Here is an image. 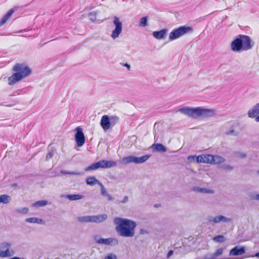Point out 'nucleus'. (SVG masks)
Masks as SVG:
<instances>
[{
    "label": "nucleus",
    "mask_w": 259,
    "mask_h": 259,
    "mask_svg": "<svg viewBox=\"0 0 259 259\" xmlns=\"http://www.w3.org/2000/svg\"><path fill=\"white\" fill-rule=\"evenodd\" d=\"M113 28L111 31L110 37L113 40L117 39L121 34L123 29V25L119 18L114 16L112 21Z\"/></svg>",
    "instance_id": "obj_7"
},
{
    "label": "nucleus",
    "mask_w": 259,
    "mask_h": 259,
    "mask_svg": "<svg viewBox=\"0 0 259 259\" xmlns=\"http://www.w3.org/2000/svg\"><path fill=\"white\" fill-rule=\"evenodd\" d=\"M11 201V197L8 195H0V203L7 204Z\"/></svg>",
    "instance_id": "obj_28"
},
{
    "label": "nucleus",
    "mask_w": 259,
    "mask_h": 259,
    "mask_svg": "<svg viewBox=\"0 0 259 259\" xmlns=\"http://www.w3.org/2000/svg\"><path fill=\"white\" fill-rule=\"evenodd\" d=\"M211 160L212 155L201 154L197 156V163H204L211 164Z\"/></svg>",
    "instance_id": "obj_14"
},
{
    "label": "nucleus",
    "mask_w": 259,
    "mask_h": 259,
    "mask_svg": "<svg viewBox=\"0 0 259 259\" xmlns=\"http://www.w3.org/2000/svg\"><path fill=\"white\" fill-rule=\"evenodd\" d=\"M13 73L8 77V84L14 85L29 76L32 73V69L26 63H17L12 67Z\"/></svg>",
    "instance_id": "obj_2"
},
{
    "label": "nucleus",
    "mask_w": 259,
    "mask_h": 259,
    "mask_svg": "<svg viewBox=\"0 0 259 259\" xmlns=\"http://www.w3.org/2000/svg\"><path fill=\"white\" fill-rule=\"evenodd\" d=\"M245 252V250L244 247L241 246H236L230 250L229 255L238 256L243 254Z\"/></svg>",
    "instance_id": "obj_13"
},
{
    "label": "nucleus",
    "mask_w": 259,
    "mask_h": 259,
    "mask_svg": "<svg viewBox=\"0 0 259 259\" xmlns=\"http://www.w3.org/2000/svg\"><path fill=\"white\" fill-rule=\"evenodd\" d=\"M252 47L250 38L245 35H239L230 44L231 50L236 53L249 50Z\"/></svg>",
    "instance_id": "obj_4"
},
{
    "label": "nucleus",
    "mask_w": 259,
    "mask_h": 259,
    "mask_svg": "<svg viewBox=\"0 0 259 259\" xmlns=\"http://www.w3.org/2000/svg\"><path fill=\"white\" fill-rule=\"evenodd\" d=\"M119 121V117L116 115H103L100 121V125L104 131H107Z\"/></svg>",
    "instance_id": "obj_5"
},
{
    "label": "nucleus",
    "mask_w": 259,
    "mask_h": 259,
    "mask_svg": "<svg viewBox=\"0 0 259 259\" xmlns=\"http://www.w3.org/2000/svg\"><path fill=\"white\" fill-rule=\"evenodd\" d=\"M128 200V198L127 196H125L123 200L121 201V202L123 203H126Z\"/></svg>",
    "instance_id": "obj_44"
},
{
    "label": "nucleus",
    "mask_w": 259,
    "mask_h": 259,
    "mask_svg": "<svg viewBox=\"0 0 259 259\" xmlns=\"http://www.w3.org/2000/svg\"><path fill=\"white\" fill-rule=\"evenodd\" d=\"M98 168H99V165H98V162H96V163L91 165L90 166L86 167L85 170V171H89V170H95Z\"/></svg>",
    "instance_id": "obj_33"
},
{
    "label": "nucleus",
    "mask_w": 259,
    "mask_h": 259,
    "mask_svg": "<svg viewBox=\"0 0 259 259\" xmlns=\"http://www.w3.org/2000/svg\"><path fill=\"white\" fill-rule=\"evenodd\" d=\"M148 25V19L147 17H142L139 22V26L144 27Z\"/></svg>",
    "instance_id": "obj_29"
},
{
    "label": "nucleus",
    "mask_w": 259,
    "mask_h": 259,
    "mask_svg": "<svg viewBox=\"0 0 259 259\" xmlns=\"http://www.w3.org/2000/svg\"><path fill=\"white\" fill-rule=\"evenodd\" d=\"M225 168L229 169V170H232V169H233V167L230 165H226V166H225Z\"/></svg>",
    "instance_id": "obj_48"
},
{
    "label": "nucleus",
    "mask_w": 259,
    "mask_h": 259,
    "mask_svg": "<svg viewBox=\"0 0 259 259\" xmlns=\"http://www.w3.org/2000/svg\"><path fill=\"white\" fill-rule=\"evenodd\" d=\"M192 28L190 26H183L172 30L169 34V41L177 39L185 34L192 32Z\"/></svg>",
    "instance_id": "obj_6"
},
{
    "label": "nucleus",
    "mask_w": 259,
    "mask_h": 259,
    "mask_svg": "<svg viewBox=\"0 0 259 259\" xmlns=\"http://www.w3.org/2000/svg\"><path fill=\"white\" fill-rule=\"evenodd\" d=\"M192 190L194 192L202 193V194H213L214 190L212 189H207L205 188H202L200 187H193Z\"/></svg>",
    "instance_id": "obj_18"
},
{
    "label": "nucleus",
    "mask_w": 259,
    "mask_h": 259,
    "mask_svg": "<svg viewBox=\"0 0 259 259\" xmlns=\"http://www.w3.org/2000/svg\"><path fill=\"white\" fill-rule=\"evenodd\" d=\"M105 196L107 198L108 200H112L113 199V197H112V196L109 194L108 193Z\"/></svg>",
    "instance_id": "obj_46"
},
{
    "label": "nucleus",
    "mask_w": 259,
    "mask_h": 259,
    "mask_svg": "<svg viewBox=\"0 0 259 259\" xmlns=\"http://www.w3.org/2000/svg\"><path fill=\"white\" fill-rule=\"evenodd\" d=\"M253 199L256 200H259V193L255 195L254 197H253Z\"/></svg>",
    "instance_id": "obj_49"
},
{
    "label": "nucleus",
    "mask_w": 259,
    "mask_h": 259,
    "mask_svg": "<svg viewBox=\"0 0 259 259\" xmlns=\"http://www.w3.org/2000/svg\"><path fill=\"white\" fill-rule=\"evenodd\" d=\"M48 204V202L47 200H40L37 201L33 204V206L35 207H39L44 206H46Z\"/></svg>",
    "instance_id": "obj_30"
},
{
    "label": "nucleus",
    "mask_w": 259,
    "mask_h": 259,
    "mask_svg": "<svg viewBox=\"0 0 259 259\" xmlns=\"http://www.w3.org/2000/svg\"><path fill=\"white\" fill-rule=\"evenodd\" d=\"M225 161L224 157L218 155H212L211 164H217L223 163Z\"/></svg>",
    "instance_id": "obj_22"
},
{
    "label": "nucleus",
    "mask_w": 259,
    "mask_h": 259,
    "mask_svg": "<svg viewBox=\"0 0 259 259\" xmlns=\"http://www.w3.org/2000/svg\"><path fill=\"white\" fill-rule=\"evenodd\" d=\"M92 223H99L105 221L107 219V215L101 214L96 215H92Z\"/></svg>",
    "instance_id": "obj_20"
},
{
    "label": "nucleus",
    "mask_w": 259,
    "mask_h": 259,
    "mask_svg": "<svg viewBox=\"0 0 259 259\" xmlns=\"http://www.w3.org/2000/svg\"><path fill=\"white\" fill-rule=\"evenodd\" d=\"M179 111L189 117L194 118L200 117H209L215 115V110L212 109H206L203 107H186L180 109Z\"/></svg>",
    "instance_id": "obj_3"
},
{
    "label": "nucleus",
    "mask_w": 259,
    "mask_h": 259,
    "mask_svg": "<svg viewBox=\"0 0 259 259\" xmlns=\"http://www.w3.org/2000/svg\"><path fill=\"white\" fill-rule=\"evenodd\" d=\"M78 222L81 223H92V215H84L79 217L77 218Z\"/></svg>",
    "instance_id": "obj_24"
},
{
    "label": "nucleus",
    "mask_w": 259,
    "mask_h": 259,
    "mask_svg": "<svg viewBox=\"0 0 259 259\" xmlns=\"http://www.w3.org/2000/svg\"><path fill=\"white\" fill-rule=\"evenodd\" d=\"M135 156L131 155L123 157L121 160V162L124 164H127L130 163H135Z\"/></svg>",
    "instance_id": "obj_26"
},
{
    "label": "nucleus",
    "mask_w": 259,
    "mask_h": 259,
    "mask_svg": "<svg viewBox=\"0 0 259 259\" xmlns=\"http://www.w3.org/2000/svg\"><path fill=\"white\" fill-rule=\"evenodd\" d=\"M98 162L99 167L102 168H110L116 165V162L111 160H103Z\"/></svg>",
    "instance_id": "obj_12"
},
{
    "label": "nucleus",
    "mask_w": 259,
    "mask_h": 259,
    "mask_svg": "<svg viewBox=\"0 0 259 259\" xmlns=\"http://www.w3.org/2000/svg\"><path fill=\"white\" fill-rule=\"evenodd\" d=\"M139 233L140 235H148L149 234V231L143 228H141L139 231Z\"/></svg>",
    "instance_id": "obj_39"
},
{
    "label": "nucleus",
    "mask_w": 259,
    "mask_h": 259,
    "mask_svg": "<svg viewBox=\"0 0 259 259\" xmlns=\"http://www.w3.org/2000/svg\"><path fill=\"white\" fill-rule=\"evenodd\" d=\"M105 196L107 198L108 200H112L113 199V197H112V196L109 194L108 193Z\"/></svg>",
    "instance_id": "obj_45"
},
{
    "label": "nucleus",
    "mask_w": 259,
    "mask_h": 259,
    "mask_svg": "<svg viewBox=\"0 0 259 259\" xmlns=\"http://www.w3.org/2000/svg\"><path fill=\"white\" fill-rule=\"evenodd\" d=\"M150 157V155H145L142 157L135 156V163H142L146 161Z\"/></svg>",
    "instance_id": "obj_25"
},
{
    "label": "nucleus",
    "mask_w": 259,
    "mask_h": 259,
    "mask_svg": "<svg viewBox=\"0 0 259 259\" xmlns=\"http://www.w3.org/2000/svg\"><path fill=\"white\" fill-rule=\"evenodd\" d=\"M86 183L90 186H93L96 184L99 186L101 185V183L94 177H88L86 180Z\"/></svg>",
    "instance_id": "obj_23"
},
{
    "label": "nucleus",
    "mask_w": 259,
    "mask_h": 259,
    "mask_svg": "<svg viewBox=\"0 0 259 259\" xmlns=\"http://www.w3.org/2000/svg\"><path fill=\"white\" fill-rule=\"evenodd\" d=\"M124 66H125L126 67H127V68L128 70H130V68H131V66H130L129 64H128L126 63V64H124Z\"/></svg>",
    "instance_id": "obj_51"
},
{
    "label": "nucleus",
    "mask_w": 259,
    "mask_h": 259,
    "mask_svg": "<svg viewBox=\"0 0 259 259\" xmlns=\"http://www.w3.org/2000/svg\"><path fill=\"white\" fill-rule=\"evenodd\" d=\"M100 186L101 187V191L102 195L103 196H106V195H107L108 192L106 191L103 185L101 183V185H100Z\"/></svg>",
    "instance_id": "obj_37"
},
{
    "label": "nucleus",
    "mask_w": 259,
    "mask_h": 259,
    "mask_svg": "<svg viewBox=\"0 0 259 259\" xmlns=\"http://www.w3.org/2000/svg\"><path fill=\"white\" fill-rule=\"evenodd\" d=\"M226 134L237 136L239 134V132L235 129L234 126H232L231 128L226 132Z\"/></svg>",
    "instance_id": "obj_31"
},
{
    "label": "nucleus",
    "mask_w": 259,
    "mask_h": 259,
    "mask_svg": "<svg viewBox=\"0 0 259 259\" xmlns=\"http://www.w3.org/2000/svg\"><path fill=\"white\" fill-rule=\"evenodd\" d=\"M61 173L65 175H81L83 174V172H79L76 171H68L66 170H62Z\"/></svg>",
    "instance_id": "obj_35"
},
{
    "label": "nucleus",
    "mask_w": 259,
    "mask_h": 259,
    "mask_svg": "<svg viewBox=\"0 0 259 259\" xmlns=\"http://www.w3.org/2000/svg\"><path fill=\"white\" fill-rule=\"evenodd\" d=\"M253 256L259 257V252L256 253H255V254Z\"/></svg>",
    "instance_id": "obj_53"
},
{
    "label": "nucleus",
    "mask_w": 259,
    "mask_h": 259,
    "mask_svg": "<svg viewBox=\"0 0 259 259\" xmlns=\"http://www.w3.org/2000/svg\"><path fill=\"white\" fill-rule=\"evenodd\" d=\"M167 33V30L166 29H162L160 31H155L153 32V36L157 39H163L165 38Z\"/></svg>",
    "instance_id": "obj_16"
},
{
    "label": "nucleus",
    "mask_w": 259,
    "mask_h": 259,
    "mask_svg": "<svg viewBox=\"0 0 259 259\" xmlns=\"http://www.w3.org/2000/svg\"><path fill=\"white\" fill-rule=\"evenodd\" d=\"M224 251L223 248H219L217 249L215 252L213 254L215 258H217L218 256L221 255L223 254Z\"/></svg>",
    "instance_id": "obj_36"
},
{
    "label": "nucleus",
    "mask_w": 259,
    "mask_h": 259,
    "mask_svg": "<svg viewBox=\"0 0 259 259\" xmlns=\"http://www.w3.org/2000/svg\"><path fill=\"white\" fill-rule=\"evenodd\" d=\"M151 148L154 152H165L167 148L162 144L154 143L151 147Z\"/></svg>",
    "instance_id": "obj_19"
},
{
    "label": "nucleus",
    "mask_w": 259,
    "mask_h": 259,
    "mask_svg": "<svg viewBox=\"0 0 259 259\" xmlns=\"http://www.w3.org/2000/svg\"><path fill=\"white\" fill-rule=\"evenodd\" d=\"M21 90H18L16 91V93L18 94V95H19L21 94Z\"/></svg>",
    "instance_id": "obj_52"
},
{
    "label": "nucleus",
    "mask_w": 259,
    "mask_h": 259,
    "mask_svg": "<svg viewBox=\"0 0 259 259\" xmlns=\"http://www.w3.org/2000/svg\"><path fill=\"white\" fill-rule=\"evenodd\" d=\"M26 223L31 224L45 225V221L41 218L36 217H31L25 220Z\"/></svg>",
    "instance_id": "obj_17"
},
{
    "label": "nucleus",
    "mask_w": 259,
    "mask_h": 259,
    "mask_svg": "<svg viewBox=\"0 0 259 259\" xmlns=\"http://www.w3.org/2000/svg\"><path fill=\"white\" fill-rule=\"evenodd\" d=\"M66 197L70 200L73 201L81 199L83 196L80 194H70L67 195Z\"/></svg>",
    "instance_id": "obj_27"
},
{
    "label": "nucleus",
    "mask_w": 259,
    "mask_h": 259,
    "mask_svg": "<svg viewBox=\"0 0 259 259\" xmlns=\"http://www.w3.org/2000/svg\"><path fill=\"white\" fill-rule=\"evenodd\" d=\"M54 154V151L52 150V151H50L47 154V155L46 156V160H49L50 159H51L53 157Z\"/></svg>",
    "instance_id": "obj_42"
},
{
    "label": "nucleus",
    "mask_w": 259,
    "mask_h": 259,
    "mask_svg": "<svg viewBox=\"0 0 259 259\" xmlns=\"http://www.w3.org/2000/svg\"><path fill=\"white\" fill-rule=\"evenodd\" d=\"M238 155L239 157L242 158H245L247 156L246 154L245 153H243V152L238 153Z\"/></svg>",
    "instance_id": "obj_43"
},
{
    "label": "nucleus",
    "mask_w": 259,
    "mask_h": 259,
    "mask_svg": "<svg viewBox=\"0 0 259 259\" xmlns=\"http://www.w3.org/2000/svg\"><path fill=\"white\" fill-rule=\"evenodd\" d=\"M97 12L94 11L91 12L89 14V17L91 21L92 22H95L97 20Z\"/></svg>",
    "instance_id": "obj_32"
},
{
    "label": "nucleus",
    "mask_w": 259,
    "mask_h": 259,
    "mask_svg": "<svg viewBox=\"0 0 259 259\" xmlns=\"http://www.w3.org/2000/svg\"><path fill=\"white\" fill-rule=\"evenodd\" d=\"M173 254L172 250H169L167 254V257H169Z\"/></svg>",
    "instance_id": "obj_47"
},
{
    "label": "nucleus",
    "mask_w": 259,
    "mask_h": 259,
    "mask_svg": "<svg viewBox=\"0 0 259 259\" xmlns=\"http://www.w3.org/2000/svg\"><path fill=\"white\" fill-rule=\"evenodd\" d=\"M17 211L20 213L26 214L28 212L29 209L27 207H23L18 209Z\"/></svg>",
    "instance_id": "obj_38"
},
{
    "label": "nucleus",
    "mask_w": 259,
    "mask_h": 259,
    "mask_svg": "<svg viewBox=\"0 0 259 259\" xmlns=\"http://www.w3.org/2000/svg\"><path fill=\"white\" fill-rule=\"evenodd\" d=\"M115 229L119 235L124 237H133L135 234L137 223L126 218L116 217L114 219Z\"/></svg>",
    "instance_id": "obj_1"
},
{
    "label": "nucleus",
    "mask_w": 259,
    "mask_h": 259,
    "mask_svg": "<svg viewBox=\"0 0 259 259\" xmlns=\"http://www.w3.org/2000/svg\"><path fill=\"white\" fill-rule=\"evenodd\" d=\"M255 120L256 122H259V115H256L255 117Z\"/></svg>",
    "instance_id": "obj_50"
},
{
    "label": "nucleus",
    "mask_w": 259,
    "mask_h": 259,
    "mask_svg": "<svg viewBox=\"0 0 259 259\" xmlns=\"http://www.w3.org/2000/svg\"><path fill=\"white\" fill-rule=\"evenodd\" d=\"M75 131V140L78 147L82 146L85 143V137L82 131V129L78 126L77 127Z\"/></svg>",
    "instance_id": "obj_10"
},
{
    "label": "nucleus",
    "mask_w": 259,
    "mask_h": 259,
    "mask_svg": "<svg viewBox=\"0 0 259 259\" xmlns=\"http://www.w3.org/2000/svg\"><path fill=\"white\" fill-rule=\"evenodd\" d=\"M12 244L10 242L4 241L0 244V249L1 252H7V255L5 256H1V258L10 257L15 254V252L12 248Z\"/></svg>",
    "instance_id": "obj_8"
},
{
    "label": "nucleus",
    "mask_w": 259,
    "mask_h": 259,
    "mask_svg": "<svg viewBox=\"0 0 259 259\" xmlns=\"http://www.w3.org/2000/svg\"><path fill=\"white\" fill-rule=\"evenodd\" d=\"M94 239L96 243L100 244L116 245L118 243L117 239L114 238H99L97 236H95L94 237Z\"/></svg>",
    "instance_id": "obj_9"
},
{
    "label": "nucleus",
    "mask_w": 259,
    "mask_h": 259,
    "mask_svg": "<svg viewBox=\"0 0 259 259\" xmlns=\"http://www.w3.org/2000/svg\"><path fill=\"white\" fill-rule=\"evenodd\" d=\"M105 259H117V256L115 254L110 253L105 257Z\"/></svg>",
    "instance_id": "obj_41"
},
{
    "label": "nucleus",
    "mask_w": 259,
    "mask_h": 259,
    "mask_svg": "<svg viewBox=\"0 0 259 259\" xmlns=\"http://www.w3.org/2000/svg\"><path fill=\"white\" fill-rule=\"evenodd\" d=\"M17 8H13L9 11V12L3 17L0 21V26L4 25L7 21L10 18L14 12L16 11Z\"/></svg>",
    "instance_id": "obj_21"
},
{
    "label": "nucleus",
    "mask_w": 259,
    "mask_h": 259,
    "mask_svg": "<svg viewBox=\"0 0 259 259\" xmlns=\"http://www.w3.org/2000/svg\"><path fill=\"white\" fill-rule=\"evenodd\" d=\"M197 156H195V155H193V156H189L188 157V160L190 161V162H194V161H196L197 162Z\"/></svg>",
    "instance_id": "obj_40"
},
{
    "label": "nucleus",
    "mask_w": 259,
    "mask_h": 259,
    "mask_svg": "<svg viewBox=\"0 0 259 259\" xmlns=\"http://www.w3.org/2000/svg\"><path fill=\"white\" fill-rule=\"evenodd\" d=\"M247 115L251 118H253L256 115H259V102L248 111Z\"/></svg>",
    "instance_id": "obj_15"
},
{
    "label": "nucleus",
    "mask_w": 259,
    "mask_h": 259,
    "mask_svg": "<svg viewBox=\"0 0 259 259\" xmlns=\"http://www.w3.org/2000/svg\"><path fill=\"white\" fill-rule=\"evenodd\" d=\"M213 240L215 242H223L225 241V239L224 236L219 235L213 238Z\"/></svg>",
    "instance_id": "obj_34"
},
{
    "label": "nucleus",
    "mask_w": 259,
    "mask_h": 259,
    "mask_svg": "<svg viewBox=\"0 0 259 259\" xmlns=\"http://www.w3.org/2000/svg\"><path fill=\"white\" fill-rule=\"evenodd\" d=\"M208 221L212 224H218L221 222L229 223L231 221V220L224 215H220L214 217H210L208 219Z\"/></svg>",
    "instance_id": "obj_11"
}]
</instances>
